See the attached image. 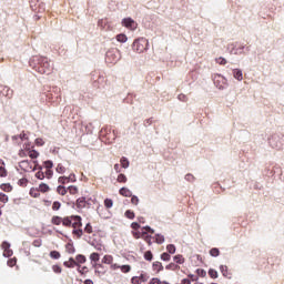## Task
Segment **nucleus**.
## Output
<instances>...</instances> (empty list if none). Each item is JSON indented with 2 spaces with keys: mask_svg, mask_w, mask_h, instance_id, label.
Listing matches in <instances>:
<instances>
[{
  "mask_svg": "<svg viewBox=\"0 0 284 284\" xmlns=\"http://www.w3.org/2000/svg\"><path fill=\"white\" fill-rule=\"evenodd\" d=\"M72 215L70 216H64L63 220H62V226L67 227V229H70L71 225H72Z\"/></svg>",
  "mask_w": 284,
  "mask_h": 284,
  "instance_id": "nucleus-13",
  "label": "nucleus"
},
{
  "mask_svg": "<svg viewBox=\"0 0 284 284\" xmlns=\"http://www.w3.org/2000/svg\"><path fill=\"white\" fill-rule=\"evenodd\" d=\"M29 196H32L34 199H38L41 196V191L38 189V187H32L30 191H29Z\"/></svg>",
  "mask_w": 284,
  "mask_h": 284,
  "instance_id": "nucleus-17",
  "label": "nucleus"
},
{
  "mask_svg": "<svg viewBox=\"0 0 284 284\" xmlns=\"http://www.w3.org/2000/svg\"><path fill=\"white\" fill-rule=\"evenodd\" d=\"M72 222H71V227L73 229L72 235L81 239L84 235L83 231V219L80 215H72Z\"/></svg>",
  "mask_w": 284,
  "mask_h": 284,
  "instance_id": "nucleus-1",
  "label": "nucleus"
},
{
  "mask_svg": "<svg viewBox=\"0 0 284 284\" xmlns=\"http://www.w3.org/2000/svg\"><path fill=\"white\" fill-rule=\"evenodd\" d=\"M53 172L50 169H45L44 176L50 180L52 179Z\"/></svg>",
  "mask_w": 284,
  "mask_h": 284,
  "instance_id": "nucleus-57",
  "label": "nucleus"
},
{
  "mask_svg": "<svg viewBox=\"0 0 284 284\" xmlns=\"http://www.w3.org/2000/svg\"><path fill=\"white\" fill-rule=\"evenodd\" d=\"M113 261H114V257L112 255H104L102 257V263L103 264L112 265Z\"/></svg>",
  "mask_w": 284,
  "mask_h": 284,
  "instance_id": "nucleus-21",
  "label": "nucleus"
},
{
  "mask_svg": "<svg viewBox=\"0 0 284 284\" xmlns=\"http://www.w3.org/2000/svg\"><path fill=\"white\" fill-rule=\"evenodd\" d=\"M13 255V251L11 248H4L3 250V256L9 258Z\"/></svg>",
  "mask_w": 284,
  "mask_h": 284,
  "instance_id": "nucleus-47",
  "label": "nucleus"
},
{
  "mask_svg": "<svg viewBox=\"0 0 284 284\" xmlns=\"http://www.w3.org/2000/svg\"><path fill=\"white\" fill-rule=\"evenodd\" d=\"M144 258H145L146 262H152V261H153V254H152V252H151V251H146V252L144 253Z\"/></svg>",
  "mask_w": 284,
  "mask_h": 284,
  "instance_id": "nucleus-39",
  "label": "nucleus"
},
{
  "mask_svg": "<svg viewBox=\"0 0 284 284\" xmlns=\"http://www.w3.org/2000/svg\"><path fill=\"white\" fill-rule=\"evenodd\" d=\"M55 192L60 196H65L68 194V187L63 185H58Z\"/></svg>",
  "mask_w": 284,
  "mask_h": 284,
  "instance_id": "nucleus-15",
  "label": "nucleus"
},
{
  "mask_svg": "<svg viewBox=\"0 0 284 284\" xmlns=\"http://www.w3.org/2000/svg\"><path fill=\"white\" fill-rule=\"evenodd\" d=\"M160 260H162L163 262L169 263L171 261L170 253L164 252L162 255H160Z\"/></svg>",
  "mask_w": 284,
  "mask_h": 284,
  "instance_id": "nucleus-33",
  "label": "nucleus"
},
{
  "mask_svg": "<svg viewBox=\"0 0 284 284\" xmlns=\"http://www.w3.org/2000/svg\"><path fill=\"white\" fill-rule=\"evenodd\" d=\"M120 163L122 169L130 168V161L126 158H121Z\"/></svg>",
  "mask_w": 284,
  "mask_h": 284,
  "instance_id": "nucleus-29",
  "label": "nucleus"
},
{
  "mask_svg": "<svg viewBox=\"0 0 284 284\" xmlns=\"http://www.w3.org/2000/svg\"><path fill=\"white\" fill-rule=\"evenodd\" d=\"M120 270L122 273L126 274V273L131 272L132 267H131V265H121Z\"/></svg>",
  "mask_w": 284,
  "mask_h": 284,
  "instance_id": "nucleus-40",
  "label": "nucleus"
},
{
  "mask_svg": "<svg viewBox=\"0 0 284 284\" xmlns=\"http://www.w3.org/2000/svg\"><path fill=\"white\" fill-rule=\"evenodd\" d=\"M28 184H29V180L26 179V178H22V179H20V180L18 181V185H19L20 187H27Z\"/></svg>",
  "mask_w": 284,
  "mask_h": 284,
  "instance_id": "nucleus-32",
  "label": "nucleus"
},
{
  "mask_svg": "<svg viewBox=\"0 0 284 284\" xmlns=\"http://www.w3.org/2000/svg\"><path fill=\"white\" fill-rule=\"evenodd\" d=\"M141 239H144L145 243L148 245H152V236L151 235H148V233L145 232H142L141 233Z\"/></svg>",
  "mask_w": 284,
  "mask_h": 284,
  "instance_id": "nucleus-24",
  "label": "nucleus"
},
{
  "mask_svg": "<svg viewBox=\"0 0 284 284\" xmlns=\"http://www.w3.org/2000/svg\"><path fill=\"white\" fill-rule=\"evenodd\" d=\"M63 265L67 268H74L78 266V263L75 262L74 257H70L69 261L63 262Z\"/></svg>",
  "mask_w": 284,
  "mask_h": 284,
  "instance_id": "nucleus-11",
  "label": "nucleus"
},
{
  "mask_svg": "<svg viewBox=\"0 0 284 284\" xmlns=\"http://www.w3.org/2000/svg\"><path fill=\"white\" fill-rule=\"evenodd\" d=\"M196 274H197V276L206 277V271L203 268H197Z\"/></svg>",
  "mask_w": 284,
  "mask_h": 284,
  "instance_id": "nucleus-55",
  "label": "nucleus"
},
{
  "mask_svg": "<svg viewBox=\"0 0 284 284\" xmlns=\"http://www.w3.org/2000/svg\"><path fill=\"white\" fill-rule=\"evenodd\" d=\"M166 251L169 254H175V246L173 244H168Z\"/></svg>",
  "mask_w": 284,
  "mask_h": 284,
  "instance_id": "nucleus-50",
  "label": "nucleus"
},
{
  "mask_svg": "<svg viewBox=\"0 0 284 284\" xmlns=\"http://www.w3.org/2000/svg\"><path fill=\"white\" fill-rule=\"evenodd\" d=\"M209 275H210L211 278H217L219 277V273L214 268H210Z\"/></svg>",
  "mask_w": 284,
  "mask_h": 284,
  "instance_id": "nucleus-46",
  "label": "nucleus"
},
{
  "mask_svg": "<svg viewBox=\"0 0 284 284\" xmlns=\"http://www.w3.org/2000/svg\"><path fill=\"white\" fill-rule=\"evenodd\" d=\"M152 268H153V271H154L156 274H159V273H161V272L164 270V266L162 265L161 262L155 261V262L153 263V265H152Z\"/></svg>",
  "mask_w": 284,
  "mask_h": 284,
  "instance_id": "nucleus-12",
  "label": "nucleus"
},
{
  "mask_svg": "<svg viewBox=\"0 0 284 284\" xmlns=\"http://www.w3.org/2000/svg\"><path fill=\"white\" fill-rule=\"evenodd\" d=\"M122 26H124L126 29H130L131 31L136 29V22L132 18H124L122 20Z\"/></svg>",
  "mask_w": 284,
  "mask_h": 284,
  "instance_id": "nucleus-6",
  "label": "nucleus"
},
{
  "mask_svg": "<svg viewBox=\"0 0 284 284\" xmlns=\"http://www.w3.org/2000/svg\"><path fill=\"white\" fill-rule=\"evenodd\" d=\"M38 190H40V192L42 194H47L51 191V187L49 186V184L44 183V182H41L40 185H38L37 187Z\"/></svg>",
  "mask_w": 284,
  "mask_h": 284,
  "instance_id": "nucleus-10",
  "label": "nucleus"
},
{
  "mask_svg": "<svg viewBox=\"0 0 284 284\" xmlns=\"http://www.w3.org/2000/svg\"><path fill=\"white\" fill-rule=\"evenodd\" d=\"M84 233L93 234V225L88 223L87 226H84Z\"/></svg>",
  "mask_w": 284,
  "mask_h": 284,
  "instance_id": "nucleus-49",
  "label": "nucleus"
},
{
  "mask_svg": "<svg viewBox=\"0 0 284 284\" xmlns=\"http://www.w3.org/2000/svg\"><path fill=\"white\" fill-rule=\"evenodd\" d=\"M78 272H79L81 275H85V274L89 272V268H88V266L78 265Z\"/></svg>",
  "mask_w": 284,
  "mask_h": 284,
  "instance_id": "nucleus-38",
  "label": "nucleus"
},
{
  "mask_svg": "<svg viewBox=\"0 0 284 284\" xmlns=\"http://www.w3.org/2000/svg\"><path fill=\"white\" fill-rule=\"evenodd\" d=\"M163 282L159 277H153L148 284H162Z\"/></svg>",
  "mask_w": 284,
  "mask_h": 284,
  "instance_id": "nucleus-56",
  "label": "nucleus"
},
{
  "mask_svg": "<svg viewBox=\"0 0 284 284\" xmlns=\"http://www.w3.org/2000/svg\"><path fill=\"white\" fill-rule=\"evenodd\" d=\"M63 222V217L59 216V215H53L51 219V223L55 226L61 225Z\"/></svg>",
  "mask_w": 284,
  "mask_h": 284,
  "instance_id": "nucleus-18",
  "label": "nucleus"
},
{
  "mask_svg": "<svg viewBox=\"0 0 284 284\" xmlns=\"http://www.w3.org/2000/svg\"><path fill=\"white\" fill-rule=\"evenodd\" d=\"M146 48L148 41L144 38H140L132 43V49L139 54L143 53Z\"/></svg>",
  "mask_w": 284,
  "mask_h": 284,
  "instance_id": "nucleus-3",
  "label": "nucleus"
},
{
  "mask_svg": "<svg viewBox=\"0 0 284 284\" xmlns=\"http://www.w3.org/2000/svg\"><path fill=\"white\" fill-rule=\"evenodd\" d=\"M165 270H168V271H180L181 266L179 264H176V263H169L165 266Z\"/></svg>",
  "mask_w": 284,
  "mask_h": 284,
  "instance_id": "nucleus-20",
  "label": "nucleus"
},
{
  "mask_svg": "<svg viewBox=\"0 0 284 284\" xmlns=\"http://www.w3.org/2000/svg\"><path fill=\"white\" fill-rule=\"evenodd\" d=\"M91 245L94 247L95 251L101 252L103 250V245L100 243H95L94 241L91 242Z\"/></svg>",
  "mask_w": 284,
  "mask_h": 284,
  "instance_id": "nucleus-44",
  "label": "nucleus"
},
{
  "mask_svg": "<svg viewBox=\"0 0 284 284\" xmlns=\"http://www.w3.org/2000/svg\"><path fill=\"white\" fill-rule=\"evenodd\" d=\"M65 252H67L68 254H75V247H74V245L71 244V243H67V244H65Z\"/></svg>",
  "mask_w": 284,
  "mask_h": 284,
  "instance_id": "nucleus-25",
  "label": "nucleus"
},
{
  "mask_svg": "<svg viewBox=\"0 0 284 284\" xmlns=\"http://www.w3.org/2000/svg\"><path fill=\"white\" fill-rule=\"evenodd\" d=\"M150 276L146 273H140L139 276H134L131 278V284H142L145 283Z\"/></svg>",
  "mask_w": 284,
  "mask_h": 284,
  "instance_id": "nucleus-5",
  "label": "nucleus"
},
{
  "mask_svg": "<svg viewBox=\"0 0 284 284\" xmlns=\"http://www.w3.org/2000/svg\"><path fill=\"white\" fill-rule=\"evenodd\" d=\"M7 264H8L9 267H14L16 264H17V257L9 258Z\"/></svg>",
  "mask_w": 284,
  "mask_h": 284,
  "instance_id": "nucleus-48",
  "label": "nucleus"
},
{
  "mask_svg": "<svg viewBox=\"0 0 284 284\" xmlns=\"http://www.w3.org/2000/svg\"><path fill=\"white\" fill-rule=\"evenodd\" d=\"M8 172L4 166H0V178H7Z\"/></svg>",
  "mask_w": 284,
  "mask_h": 284,
  "instance_id": "nucleus-58",
  "label": "nucleus"
},
{
  "mask_svg": "<svg viewBox=\"0 0 284 284\" xmlns=\"http://www.w3.org/2000/svg\"><path fill=\"white\" fill-rule=\"evenodd\" d=\"M50 257H51L52 260H60V258H61V254H60L59 251H51Z\"/></svg>",
  "mask_w": 284,
  "mask_h": 284,
  "instance_id": "nucleus-34",
  "label": "nucleus"
},
{
  "mask_svg": "<svg viewBox=\"0 0 284 284\" xmlns=\"http://www.w3.org/2000/svg\"><path fill=\"white\" fill-rule=\"evenodd\" d=\"M154 239H155V243L158 245H162L164 243V241H165V239H164V236L162 234H155Z\"/></svg>",
  "mask_w": 284,
  "mask_h": 284,
  "instance_id": "nucleus-28",
  "label": "nucleus"
},
{
  "mask_svg": "<svg viewBox=\"0 0 284 284\" xmlns=\"http://www.w3.org/2000/svg\"><path fill=\"white\" fill-rule=\"evenodd\" d=\"M116 40L121 43H125L128 41V37L125 36V33H119L116 36Z\"/></svg>",
  "mask_w": 284,
  "mask_h": 284,
  "instance_id": "nucleus-31",
  "label": "nucleus"
},
{
  "mask_svg": "<svg viewBox=\"0 0 284 284\" xmlns=\"http://www.w3.org/2000/svg\"><path fill=\"white\" fill-rule=\"evenodd\" d=\"M32 245L36 246V247H40L42 245V240L41 239L33 240Z\"/></svg>",
  "mask_w": 284,
  "mask_h": 284,
  "instance_id": "nucleus-61",
  "label": "nucleus"
},
{
  "mask_svg": "<svg viewBox=\"0 0 284 284\" xmlns=\"http://www.w3.org/2000/svg\"><path fill=\"white\" fill-rule=\"evenodd\" d=\"M194 176L192 174H186L185 175V180L189 181V182H193L194 181Z\"/></svg>",
  "mask_w": 284,
  "mask_h": 284,
  "instance_id": "nucleus-64",
  "label": "nucleus"
},
{
  "mask_svg": "<svg viewBox=\"0 0 284 284\" xmlns=\"http://www.w3.org/2000/svg\"><path fill=\"white\" fill-rule=\"evenodd\" d=\"M70 182V179L68 176H60L58 178V183L60 184H68Z\"/></svg>",
  "mask_w": 284,
  "mask_h": 284,
  "instance_id": "nucleus-41",
  "label": "nucleus"
},
{
  "mask_svg": "<svg viewBox=\"0 0 284 284\" xmlns=\"http://www.w3.org/2000/svg\"><path fill=\"white\" fill-rule=\"evenodd\" d=\"M116 181L119 183H126L128 182V178L124 174H119Z\"/></svg>",
  "mask_w": 284,
  "mask_h": 284,
  "instance_id": "nucleus-45",
  "label": "nucleus"
},
{
  "mask_svg": "<svg viewBox=\"0 0 284 284\" xmlns=\"http://www.w3.org/2000/svg\"><path fill=\"white\" fill-rule=\"evenodd\" d=\"M55 172L62 174L65 173V166H62L61 164H58L55 168Z\"/></svg>",
  "mask_w": 284,
  "mask_h": 284,
  "instance_id": "nucleus-54",
  "label": "nucleus"
},
{
  "mask_svg": "<svg viewBox=\"0 0 284 284\" xmlns=\"http://www.w3.org/2000/svg\"><path fill=\"white\" fill-rule=\"evenodd\" d=\"M68 192L70 193V195L75 196L79 193V189L75 185H70L68 187Z\"/></svg>",
  "mask_w": 284,
  "mask_h": 284,
  "instance_id": "nucleus-26",
  "label": "nucleus"
},
{
  "mask_svg": "<svg viewBox=\"0 0 284 284\" xmlns=\"http://www.w3.org/2000/svg\"><path fill=\"white\" fill-rule=\"evenodd\" d=\"M52 270L55 274H61L62 268L60 265H52Z\"/></svg>",
  "mask_w": 284,
  "mask_h": 284,
  "instance_id": "nucleus-59",
  "label": "nucleus"
},
{
  "mask_svg": "<svg viewBox=\"0 0 284 284\" xmlns=\"http://www.w3.org/2000/svg\"><path fill=\"white\" fill-rule=\"evenodd\" d=\"M74 262L78 263V266H80V264L87 263V257L84 255L79 254L78 256H75Z\"/></svg>",
  "mask_w": 284,
  "mask_h": 284,
  "instance_id": "nucleus-23",
  "label": "nucleus"
},
{
  "mask_svg": "<svg viewBox=\"0 0 284 284\" xmlns=\"http://www.w3.org/2000/svg\"><path fill=\"white\" fill-rule=\"evenodd\" d=\"M38 72L41 74H50L52 72V67L48 58H42L40 60V67H38Z\"/></svg>",
  "mask_w": 284,
  "mask_h": 284,
  "instance_id": "nucleus-4",
  "label": "nucleus"
},
{
  "mask_svg": "<svg viewBox=\"0 0 284 284\" xmlns=\"http://www.w3.org/2000/svg\"><path fill=\"white\" fill-rule=\"evenodd\" d=\"M0 93H2L3 97H7L9 99L13 97V91L7 85L0 84Z\"/></svg>",
  "mask_w": 284,
  "mask_h": 284,
  "instance_id": "nucleus-7",
  "label": "nucleus"
},
{
  "mask_svg": "<svg viewBox=\"0 0 284 284\" xmlns=\"http://www.w3.org/2000/svg\"><path fill=\"white\" fill-rule=\"evenodd\" d=\"M38 170H40V171H38V172L36 173V179H39V180L47 179V178H45V173L42 172V166L38 168Z\"/></svg>",
  "mask_w": 284,
  "mask_h": 284,
  "instance_id": "nucleus-30",
  "label": "nucleus"
},
{
  "mask_svg": "<svg viewBox=\"0 0 284 284\" xmlns=\"http://www.w3.org/2000/svg\"><path fill=\"white\" fill-rule=\"evenodd\" d=\"M119 194L121 196L132 197V191L128 187H121L120 191H119Z\"/></svg>",
  "mask_w": 284,
  "mask_h": 284,
  "instance_id": "nucleus-14",
  "label": "nucleus"
},
{
  "mask_svg": "<svg viewBox=\"0 0 284 284\" xmlns=\"http://www.w3.org/2000/svg\"><path fill=\"white\" fill-rule=\"evenodd\" d=\"M104 207L112 209L113 207V200L106 199L103 201Z\"/></svg>",
  "mask_w": 284,
  "mask_h": 284,
  "instance_id": "nucleus-42",
  "label": "nucleus"
},
{
  "mask_svg": "<svg viewBox=\"0 0 284 284\" xmlns=\"http://www.w3.org/2000/svg\"><path fill=\"white\" fill-rule=\"evenodd\" d=\"M125 217L129 219V220H134L135 214H134L133 211L128 210V211L125 212Z\"/></svg>",
  "mask_w": 284,
  "mask_h": 284,
  "instance_id": "nucleus-51",
  "label": "nucleus"
},
{
  "mask_svg": "<svg viewBox=\"0 0 284 284\" xmlns=\"http://www.w3.org/2000/svg\"><path fill=\"white\" fill-rule=\"evenodd\" d=\"M0 190H2L6 193H10L13 190V186L10 183H2L0 184Z\"/></svg>",
  "mask_w": 284,
  "mask_h": 284,
  "instance_id": "nucleus-19",
  "label": "nucleus"
},
{
  "mask_svg": "<svg viewBox=\"0 0 284 284\" xmlns=\"http://www.w3.org/2000/svg\"><path fill=\"white\" fill-rule=\"evenodd\" d=\"M40 153L37 150H28V156L32 160L38 159Z\"/></svg>",
  "mask_w": 284,
  "mask_h": 284,
  "instance_id": "nucleus-27",
  "label": "nucleus"
},
{
  "mask_svg": "<svg viewBox=\"0 0 284 284\" xmlns=\"http://www.w3.org/2000/svg\"><path fill=\"white\" fill-rule=\"evenodd\" d=\"M87 205H88V201L85 200V197H80L79 200L75 201V206H77L79 210L85 209Z\"/></svg>",
  "mask_w": 284,
  "mask_h": 284,
  "instance_id": "nucleus-9",
  "label": "nucleus"
},
{
  "mask_svg": "<svg viewBox=\"0 0 284 284\" xmlns=\"http://www.w3.org/2000/svg\"><path fill=\"white\" fill-rule=\"evenodd\" d=\"M233 77L237 81H243V79H244L243 71H241L240 69H234L233 70Z\"/></svg>",
  "mask_w": 284,
  "mask_h": 284,
  "instance_id": "nucleus-16",
  "label": "nucleus"
},
{
  "mask_svg": "<svg viewBox=\"0 0 284 284\" xmlns=\"http://www.w3.org/2000/svg\"><path fill=\"white\" fill-rule=\"evenodd\" d=\"M139 199L135 195H131V204L132 205H138Z\"/></svg>",
  "mask_w": 284,
  "mask_h": 284,
  "instance_id": "nucleus-62",
  "label": "nucleus"
},
{
  "mask_svg": "<svg viewBox=\"0 0 284 284\" xmlns=\"http://www.w3.org/2000/svg\"><path fill=\"white\" fill-rule=\"evenodd\" d=\"M61 209V203L59 201H54L52 203V211L58 212Z\"/></svg>",
  "mask_w": 284,
  "mask_h": 284,
  "instance_id": "nucleus-43",
  "label": "nucleus"
},
{
  "mask_svg": "<svg viewBox=\"0 0 284 284\" xmlns=\"http://www.w3.org/2000/svg\"><path fill=\"white\" fill-rule=\"evenodd\" d=\"M173 262L180 266V265L184 264L185 258L183 257V255L179 254L173 257Z\"/></svg>",
  "mask_w": 284,
  "mask_h": 284,
  "instance_id": "nucleus-22",
  "label": "nucleus"
},
{
  "mask_svg": "<svg viewBox=\"0 0 284 284\" xmlns=\"http://www.w3.org/2000/svg\"><path fill=\"white\" fill-rule=\"evenodd\" d=\"M90 261L93 262V263H98L100 261L99 253H91Z\"/></svg>",
  "mask_w": 284,
  "mask_h": 284,
  "instance_id": "nucleus-35",
  "label": "nucleus"
},
{
  "mask_svg": "<svg viewBox=\"0 0 284 284\" xmlns=\"http://www.w3.org/2000/svg\"><path fill=\"white\" fill-rule=\"evenodd\" d=\"M220 271L224 277H229L227 265H221Z\"/></svg>",
  "mask_w": 284,
  "mask_h": 284,
  "instance_id": "nucleus-37",
  "label": "nucleus"
},
{
  "mask_svg": "<svg viewBox=\"0 0 284 284\" xmlns=\"http://www.w3.org/2000/svg\"><path fill=\"white\" fill-rule=\"evenodd\" d=\"M210 255L213 257H217L220 255V250L219 248H211Z\"/></svg>",
  "mask_w": 284,
  "mask_h": 284,
  "instance_id": "nucleus-53",
  "label": "nucleus"
},
{
  "mask_svg": "<svg viewBox=\"0 0 284 284\" xmlns=\"http://www.w3.org/2000/svg\"><path fill=\"white\" fill-rule=\"evenodd\" d=\"M118 57L113 51L106 52V63H116Z\"/></svg>",
  "mask_w": 284,
  "mask_h": 284,
  "instance_id": "nucleus-8",
  "label": "nucleus"
},
{
  "mask_svg": "<svg viewBox=\"0 0 284 284\" xmlns=\"http://www.w3.org/2000/svg\"><path fill=\"white\" fill-rule=\"evenodd\" d=\"M215 62L221 64V65H225L227 63L226 59H224V58L215 59Z\"/></svg>",
  "mask_w": 284,
  "mask_h": 284,
  "instance_id": "nucleus-60",
  "label": "nucleus"
},
{
  "mask_svg": "<svg viewBox=\"0 0 284 284\" xmlns=\"http://www.w3.org/2000/svg\"><path fill=\"white\" fill-rule=\"evenodd\" d=\"M17 139H20V140H28V134H26L24 132L20 133L19 135H14L13 136V140H17Z\"/></svg>",
  "mask_w": 284,
  "mask_h": 284,
  "instance_id": "nucleus-52",
  "label": "nucleus"
},
{
  "mask_svg": "<svg viewBox=\"0 0 284 284\" xmlns=\"http://www.w3.org/2000/svg\"><path fill=\"white\" fill-rule=\"evenodd\" d=\"M100 139L106 144H112L116 139V133L112 129L103 128L100 131Z\"/></svg>",
  "mask_w": 284,
  "mask_h": 284,
  "instance_id": "nucleus-2",
  "label": "nucleus"
},
{
  "mask_svg": "<svg viewBox=\"0 0 284 284\" xmlns=\"http://www.w3.org/2000/svg\"><path fill=\"white\" fill-rule=\"evenodd\" d=\"M131 234H132V236H134V239H140V237H142V233H139V232H136V231H133V232H131Z\"/></svg>",
  "mask_w": 284,
  "mask_h": 284,
  "instance_id": "nucleus-63",
  "label": "nucleus"
},
{
  "mask_svg": "<svg viewBox=\"0 0 284 284\" xmlns=\"http://www.w3.org/2000/svg\"><path fill=\"white\" fill-rule=\"evenodd\" d=\"M0 203H3V204L9 203V196L6 195L3 192H0Z\"/></svg>",
  "mask_w": 284,
  "mask_h": 284,
  "instance_id": "nucleus-36",
  "label": "nucleus"
}]
</instances>
